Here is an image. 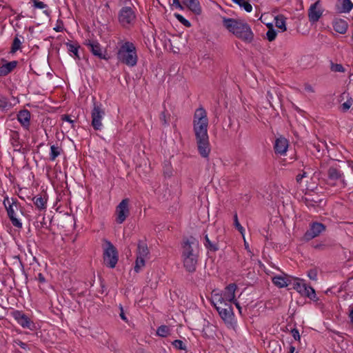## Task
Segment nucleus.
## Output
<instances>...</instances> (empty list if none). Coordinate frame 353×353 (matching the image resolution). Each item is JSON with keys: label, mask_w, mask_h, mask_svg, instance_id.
Instances as JSON below:
<instances>
[{"label": "nucleus", "mask_w": 353, "mask_h": 353, "mask_svg": "<svg viewBox=\"0 0 353 353\" xmlns=\"http://www.w3.org/2000/svg\"><path fill=\"white\" fill-rule=\"evenodd\" d=\"M172 345L177 349L179 350H185L186 347H185V345H184L183 342L181 341V340H179V339H176V340H174L173 342H172Z\"/></svg>", "instance_id": "44"}, {"label": "nucleus", "mask_w": 353, "mask_h": 353, "mask_svg": "<svg viewBox=\"0 0 353 353\" xmlns=\"http://www.w3.org/2000/svg\"><path fill=\"white\" fill-rule=\"evenodd\" d=\"M157 334L161 337H166L170 334V328L167 325H161L157 330Z\"/></svg>", "instance_id": "34"}, {"label": "nucleus", "mask_w": 353, "mask_h": 353, "mask_svg": "<svg viewBox=\"0 0 353 353\" xmlns=\"http://www.w3.org/2000/svg\"><path fill=\"white\" fill-rule=\"evenodd\" d=\"M292 278L288 276L287 274L276 275L272 277V283L279 288L287 287L292 284Z\"/></svg>", "instance_id": "19"}, {"label": "nucleus", "mask_w": 353, "mask_h": 353, "mask_svg": "<svg viewBox=\"0 0 353 353\" xmlns=\"http://www.w3.org/2000/svg\"><path fill=\"white\" fill-rule=\"evenodd\" d=\"M149 254L148 245L142 241H139L137 245V256L145 258Z\"/></svg>", "instance_id": "24"}, {"label": "nucleus", "mask_w": 353, "mask_h": 353, "mask_svg": "<svg viewBox=\"0 0 353 353\" xmlns=\"http://www.w3.org/2000/svg\"><path fill=\"white\" fill-rule=\"evenodd\" d=\"M323 11L321 10V3L319 1H316L312 4L308 10L309 21L312 23H315L319 21L322 15Z\"/></svg>", "instance_id": "13"}, {"label": "nucleus", "mask_w": 353, "mask_h": 353, "mask_svg": "<svg viewBox=\"0 0 353 353\" xmlns=\"http://www.w3.org/2000/svg\"><path fill=\"white\" fill-rule=\"evenodd\" d=\"M236 288L237 285L235 283H230L221 293H214L212 299L217 302H219V301L233 302L235 299Z\"/></svg>", "instance_id": "6"}, {"label": "nucleus", "mask_w": 353, "mask_h": 353, "mask_svg": "<svg viewBox=\"0 0 353 353\" xmlns=\"http://www.w3.org/2000/svg\"><path fill=\"white\" fill-rule=\"evenodd\" d=\"M10 202L8 197L5 198L3 201V205L7 210L8 216L10 218L12 225L17 228H21L22 223L15 216V212L13 209V205H17V201L13 199H11Z\"/></svg>", "instance_id": "8"}, {"label": "nucleus", "mask_w": 353, "mask_h": 353, "mask_svg": "<svg viewBox=\"0 0 353 353\" xmlns=\"http://www.w3.org/2000/svg\"><path fill=\"white\" fill-rule=\"evenodd\" d=\"M43 13H44L46 16H48V17H49V16H50V12L49 10H45L43 11Z\"/></svg>", "instance_id": "59"}, {"label": "nucleus", "mask_w": 353, "mask_h": 353, "mask_svg": "<svg viewBox=\"0 0 353 353\" xmlns=\"http://www.w3.org/2000/svg\"><path fill=\"white\" fill-rule=\"evenodd\" d=\"M213 305H214L216 310H219V308L221 307H223V308H227V309H233L232 308V302H229V301H219V302H217L216 301H214L212 299V301Z\"/></svg>", "instance_id": "29"}, {"label": "nucleus", "mask_w": 353, "mask_h": 353, "mask_svg": "<svg viewBox=\"0 0 353 353\" xmlns=\"http://www.w3.org/2000/svg\"><path fill=\"white\" fill-rule=\"evenodd\" d=\"M128 199H123L116 208L117 222L119 224L123 223L130 214Z\"/></svg>", "instance_id": "10"}, {"label": "nucleus", "mask_w": 353, "mask_h": 353, "mask_svg": "<svg viewBox=\"0 0 353 353\" xmlns=\"http://www.w3.org/2000/svg\"><path fill=\"white\" fill-rule=\"evenodd\" d=\"M63 23L61 20L59 19L57 20V24L55 28H54V30L57 32H63Z\"/></svg>", "instance_id": "48"}, {"label": "nucleus", "mask_w": 353, "mask_h": 353, "mask_svg": "<svg viewBox=\"0 0 353 353\" xmlns=\"http://www.w3.org/2000/svg\"><path fill=\"white\" fill-rule=\"evenodd\" d=\"M235 304L236 307H237V309L239 310V312L241 313V307L240 306L239 303L236 301H235V300L232 302Z\"/></svg>", "instance_id": "57"}, {"label": "nucleus", "mask_w": 353, "mask_h": 353, "mask_svg": "<svg viewBox=\"0 0 353 353\" xmlns=\"http://www.w3.org/2000/svg\"><path fill=\"white\" fill-rule=\"evenodd\" d=\"M233 3L239 5L243 8L247 12H250L252 10V6L245 0H232Z\"/></svg>", "instance_id": "28"}, {"label": "nucleus", "mask_w": 353, "mask_h": 353, "mask_svg": "<svg viewBox=\"0 0 353 353\" xmlns=\"http://www.w3.org/2000/svg\"><path fill=\"white\" fill-rule=\"evenodd\" d=\"M219 312V316L223 320V321L230 325H232L234 323V312L233 309H227L221 307L219 310H216Z\"/></svg>", "instance_id": "18"}, {"label": "nucleus", "mask_w": 353, "mask_h": 353, "mask_svg": "<svg viewBox=\"0 0 353 353\" xmlns=\"http://www.w3.org/2000/svg\"><path fill=\"white\" fill-rule=\"evenodd\" d=\"M12 139L14 141H18L19 139V133L17 132H13V134H12Z\"/></svg>", "instance_id": "55"}, {"label": "nucleus", "mask_w": 353, "mask_h": 353, "mask_svg": "<svg viewBox=\"0 0 353 353\" xmlns=\"http://www.w3.org/2000/svg\"><path fill=\"white\" fill-rule=\"evenodd\" d=\"M330 69L333 72H343L345 71V69L341 64L334 63L332 62H331Z\"/></svg>", "instance_id": "40"}, {"label": "nucleus", "mask_w": 353, "mask_h": 353, "mask_svg": "<svg viewBox=\"0 0 353 353\" xmlns=\"http://www.w3.org/2000/svg\"><path fill=\"white\" fill-rule=\"evenodd\" d=\"M23 39V37L21 35H19L18 34H16L15 37L13 39L12 48H11V52L14 53L17 50H19L21 48V46L22 43V41H21L20 38Z\"/></svg>", "instance_id": "27"}, {"label": "nucleus", "mask_w": 353, "mask_h": 353, "mask_svg": "<svg viewBox=\"0 0 353 353\" xmlns=\"http://www.w3.org/2000/svg\"><path fill=\"white\" fill-rule=\"evenodd\" d=\"M174 17L177 19V20L182 23L184 26L187 28H190L191 26V23L185 19L181 14L175 13Z\"/></svg>", "instance_id": "38"}, {"label": "nucleus", "mask_w": 353, "mask_h": 353, "mask_svg": "<svg viewBox=\"0 0 353 353\" xmlns=\"http://www.w3.org/2000/svg\"><path fill=\"white\" fill-rule=\"evenodd\" d=\"M85 45L88 48L92 54L100 59H108L106 51L103 50L99 42L94 40H86Z\"/></svg>", "instance_id": "11"}, {"label": "nucleus", "mask_w": 353, "mask_h": 353, "mask_svg": "<svg viewBox=\"0 0 353 353\" xmlns=\"http://www.w3.org/2000/svg\"><path fill=\"white\" fill-rule=\"evenodd\" d=\"M183 3L194 14H201L202 8L199 0H183Z\"/></svg>", "instance_id": "21"}, {"label": "nucleus", "mask_w": 353, "mask_h": 353, "mask_svg": "<svg viewBox=\"0 0 353 353\" xmlns=\"http://www.w3.org/2000/svg\"><path fill=\"white\" fill-rule=\"evenodd\" d=\"M291 333L292 334V336L293 338L297 341V340H299L300 339V334H299V332L297 329L294 328V329H292V331H291Z\"/></svg>", "instance_id": "50"}, {"label": "nucleus", "mask_w": 353, "mask_h": 353, "mask_svg": "<svg viewBox=\"0 0 353 353\" xmlns=\"http://www.w3.org/2000/svg\"><path fill=\"white\" fill-rule=\"evenodd\" d=\"M267 26H268V27L269 28V29H270V28H273V27H272V23H268Z\"/></svg>", "instance_id": "64"}, {"label": "nucleus", "mask_w": 353, "mask_h": 353, "mask_svg": "<svg viewBox=\"0 0 353 353\" xmlns=\"http://www.w3.org/2000/svg\"><path fill=\"white\" fill-rule=\"evenodd\" d=\"M67 50L69 52L72 53L75 59H80L79 54V49L80 46L77 43L67 42L65 43Z\"/></svg>", "instance_id": "25"}, {"label": "nucleus", "mask_w": 353, "mask_h": 353, "mask_svg": "<svg viewBox=\"0 0 353 353\" xmlns=\"http://www.w3.org/2000/svg\"><path fill=\"white\" fill-rule=\"evenodd\" d=\"M302 295L310 298L311 300H314L316 298L315 290L311 286H307L305 289V292L303 293Z\"/></svg>", "instance_id": "36"}, {"label": "nucleus", "mask_w": 353, "mask_h": 353, "mask_svg": "<svg viewBox=\"0 0 353 353\" xmlns=\"http://www.w3.org/2000/svg\"><path fill=\"white\" fill-rule=\"evenodd\" d=\"M37 279L41 283H43L46 282V279L44 276L41 273H39L37 277Z\"/></svg>", "instance_id": "51"}, {"label": "nucleus", "mask_w": 353, "mask_h": 353, "mask_svg": "<svg viewBox=\"0 0 353 353\" xmlns=\"http://www.w3.org/2000/svg\"><path fill=\"white\" fill-rule=\"evenodd\" d=\"M288 148V141L284 137L277 138L275 141L274 149L276 154L283 155L286 153Z\"/></svg>", "instance_id": "17"}, {"label": "nucleus", "mask_w": 353, "mask_h": 353, "mask_svg": "<svg viewBox=\"0 0 353 353\" xmlns=\"http://www.w3.org/2000/svg\"><path fill=\"white\" fill-rule=\"evenodd\" d=\"M10 106V103H9L8 99L4 96L0 95V109H7Z\"/></svg>", "instance_id": "39"}, {"label": "nucleus", "mask_w": 353, "mask_h": 353, "mask_svg": "<svg viewBox=\"0 0 353 353\" xmlns=\"http://www.w3.org/2000/svg\"><path fill=\"white\" fill-rule=\"evenodd\" d=\"M13 316L17 323L24 328H30L33 323L28 316L21 311H14Z\"/></svg>", "instance_id": "16"}, {"label": "nucleus", "mask_w": 353, "mask_h": 353, "mask_svg": "<svg viewBox=\"0 0 353 353\" xmlns=\"http://www.w3.org/2000/svg\"><path fill=\"white\" fill-rule=\"evenodd\" d=\"M208 126V119L205 110L203 108L196 109L194 115L193 128L199 153L203 158H208L211 150Z\"/></svg>", "instance_id": "1"}, {"label": "nucleus", "mask_w": 353, "mask_h": 353, "mask_svg": "<svg viewBox=\"0 0 353 353\" xmlns=\"http://www.w3.org/2000/svg\"><path fill=\"white\" fill-rule=\"evenodd\" d=\"M14 343L23 350H30L29 346L26 343H23V341H21L20 340H18V339L15 340Z\"/></svg>", "instance_id": "49"}, {"label": "nucleus", "mask_w": 353, "mask_h": 353, "mask_svg": "<svg viewBox=\"0 0 353 353\" xmlns=\"http://www.w3.org/2000/svg\"><path fill=\"white\" fill-rule=\"evenodd\" d=\"M106 247L103 250V263L110 268H114L119 259L118 252L113 244L105 240Z\"/></svg>", "instance_id": "5"}, {"label": "nucleus", "mask_w": 353, "mask_h": 353, "mask_svg": "<svg viewBox=\"0 0 353 353\" xmlns=\"http://www.w3.org/2000/svg\"><path fill=\"white\" fill-rule=\"evenodd\" d=\"M33 3V6L35 8L44 9L48 7V5L39 0H30Z\"/></svg>", "instance_id": "42"}, {"label": "nucleus", "mask_w": 353, "mask_h": 353, "mask_svg": "<svg viewBox=\"0 0 353 353\" xmlns=\"http://www.w3.org/2000/svg\"><path fill=\"white\" fill-rule=\"evenodd\" d=\"M223 24L225 28L245 43H251L254 39V33L250 26L241 19L223 18Z\"/></svg>", "instance_id": "3"}, {"label": "nucleus", "mask_w": 353, "mask_h": 353, "mask_svg": "<svg viewBox=\"0 0 353 353\" xmlns=\"http://www.w3.org/2000/svg\"><path fill=\"white\" fill-rule=\"evenodd\" d=\"M204 239V245L208 251L215 252L219 250V239L217 237L212 235L209 236L208 234H205Z\"/></svg>", "instance_id": "15"}, {"label": "nucleus", "mask_w": 353, "mask_h": 353, "mask_svg": "<svg viewBox=\"0 0 353 353\" xmlns=\"http://www.w3.org/2000/svg\"><path fill=\"white\" fill-rule=\"evenodd\" d=\"M199 253V242L197 240L193 237L183 240L181 257L183 266L188 272H195L198 263Z\"/></svg>", "instance_id": "2"}, {"label": "nucleus", "mask_w": 353, "mask_h": 353, "mask_svg": "<svg viewBox=\"0 0 353 353\" xmlns=\"http://www.w3.org/2000/svg\"><path fill=\"white\" fill-rule=\"evenodd\" d=\"M352 103H353V100L352 98L347 99V101L345 102H344L341 105L343 111V112L347 111L352 106Z\"/></svg>", "instance_id": "43"}, {"label": "nucleus", "mask_w": 353, "mask_h": 353, "mask_svg": "<svg viewBox=\"0 0 353 353\" xmlns=\"http://www.w3.org/2000/svg\"><path fill=\"white\" fill-rule=\"evenodd\" d=\"M292 279L294 280L292 283L294 289L302 295L303 293L305 292V289L307 286L298 278H294Z\"/></svg>", "instance_id": "26"}, {"label": "nucleus", "mask_w": 353, "mask_h": 353, "mask_svg": "<svg viewBox=\"0 0 353 353\" xmlns=\"http://www.w3.org/2000/svg\"><path fill=\"white\" fill-rule=\"evenodd\" d=\"M234 225L235 227L236 228V229L241 233L243 234V232L244 230L243 228L241 226V225L239 223V220H238V216H237V214L235 213V214L234 215Z\"/></svg>", "instance_id": "45"}, {"label": "nucleus", "mask_w": 353, "mask_h": 353, "mask_svg": "<svg viewBox=\"0 0 353 353\" xmlns=\"http://www.w3.org/2000/svg\"><path fill=\"white\" fill-rule=\"evenodd\" d=\"M266 35H267L268 40L269 41H272L275 39V38L276 37V32L275 31V30L273 29V28H270L268 30Z\"/></svg>", "instance_id": "41"}, {"label": "nucleus", "mask_w": 353, "mask_h": 353, "mask_svg": "<svg viewBox=\"0 0 353 353\" xmlns=\"http://www.w3.org/2000/svg\"><path fill=\"white\" fill-rule=\"evenodd\" d=\"M349 317L350 319L351 323L353 324V306L350 311Z\"/></svg>", "instance_id": "56"}, {"label": "nucleus", "mask_w": 353, "mask_h": 353, "mask_svg": "<svg viewBox=\"0 0 353 353\" xmlns=\"http://www.w3.org/2000/svg\"><path fill=\"white\" fill-rule=\"evenodd\" d=\"M305 90L307 91V92H314V88H312V86L310 84H305Z\"/></svg>", "instance_id": "53"}, {"label": "nucleus", "mask_w": 353, "mask_h": 353, "mask_svg": "<svg viewBox=\"0 0 353 353\" xmlns=\"http://www.w3.org/2000/svg\"><path fill=\"white\" fill-rule=\"evenodd\" d=\"M275 20H276V23H275L276 26L278 28L281 29L283 31H285L286 30L285 21L283 16H282V15L277 16V17H276Z\"/></svg>", "instance_id": "33"}, {"label": "nucleus", "mask_w": 353, "mask_h": 353, "mask_svg": "<svg viewBox=\"0 0 353 353\" xmlns=\"http://www.w3.org/2000/svg\"><path fill=\"white\" fill-rule=\"evenodd\" d=\"M345 95H347H347H348V94H347V93H346V92H343V93H342V94L341 95V97L342 98V99H343L345 98Z\"/></svg>", "instance_id": "61"}, {"label": "nucleus", "mask_w": 353, "mask_h": 353, "mask_svg": "<svg viewBox=\"0 0 353 353\" xmlns=\"http://www.w3.org/2000/svg\"><path fill=\"white\" fill-rule=\"evenodd\" d=\"M17 61H12L0 66V76L8 75L17 67Z\"/></svg>", "instance_id": "23"}, {"label": "nucleus", "mask_w": 353, "mask_h": 353, "mask_svg": "<svg viewBox=\"0 0 353 353\" xmlns=\"http://www.w3.org/2000/svg\"><path fill=\"white\" fill-rule=\"evenodd\" d=\"M334 30L339 34H345L348 28L347 22L342 19L336 18L332 22Z\"/></svg>", "instance_id": "22"}, {"label": "nucleus", "mask_w": 353, "mask_h": 353, "mask_svg": "<svg viewBox=\"0 0 353 353\" xmlns=\"http://www.w3.org/2000/svg\"><path fill=\"white\" fill-rule=\"evenodd\" d=\"M135 19V14L132 8L125 6L121 9L119 14L120 23L126 27L131 24Z\"/></svg>", "instance_id": "9"}, {"label": "nucleus", "mask_w": 353, "mask_h": 353, "mask_svg": "<svg viewBox=\"0 0 353 353\" xmlns=\"http://www.w3.org/2000/svg\"><path fill=\"white\" fill-rule=\"evenodd\" d=\"M170 114L167 113L166 111H163L159 115V119L162 125H168L170 121Z\"/></svg>", "instance_id": "37"}, {"label": "nucleus", "mask_w": 353, "mask_h": 353, "mask_svg": "<svg viewBox=\"0 0 353 353\" xmlns=\"http://www.w3.org/2000/svg\"><path fill=\"white\" fill-rule=\"evenodd\" d=\"M62 120H63V121H67V122H68V123H71V125H72V128L73 129H74V128H75V125H74V120H72V119H71V117H70V115H68V114H64V115H63V116H62Z\"/></svg>", "instance_id": "47"}, {"label": "nucleus", "mask_w": 353, "mask_h": 353, "mask_svg": "<svg viewBox=\"0 0 353 353\" xmlns=\"http://www.w3.org/2000/svg\"><path fill=\"white\" fill-rule=\"evenodd\" d=\"M306 176V172H303V174H299L296 176V180L298 183H301L303 178Z\"/></svg>", "instance_id": "52"}, {"label": "nucleus", "mask_w": 353, "mask_h": 353, "mask_svg": "<svg viewBox=\"0 0 353 353\" xmlns=\"http://www.w3.org/2000/svg\"><path fill=\"white\" fill-rule=\"evenodd\" d=\"M325 230V226L323 223L314 222L305 233L304 239L306 241H310L318 236Z\"/></svg>", "instance_id": "12"}, {"label": "nucleus", "mask_w": 353, "mask_h": 353, "mask_svg": "<svg viewBox=\"0 0 353 353\" xmlns=\"http://www.w3.org/2000/svg\"><path fill=\"white\" fill-rule=\"evenodd\" d=\"M61 149L57 146L52 145L50 147V161H54L57 157L61 154Z\"/></svg>", "instance_id": "31"}, {"label": "nucleus", "mask_w": 353, "mask_h": 353, "mask_svg": "<svg viewBox=\"0 0 353 353\" xmlns=\"http://www.w3.org/2000/svg\"><path fill=\"white\" fill-rule=\"evenodd\" d=\"M120 309H121V312L119 314L120 317L121 318L122 320L127 321V317L125 316V315L124 314V312H123V307L121 305L120 306Z\"/></svg>", "instance_id": "54"}, {"label": "nucleus", "mask_w": 353, "mask_h": 353, "mask_svg": "<svg viewBox=\"0 0 353 353\" xmlns=\"http://www.w3.org/2000/svg\"><path fill=\"white\" fill-rule=\"evenodd\" d=\"M175 8H176L178 9H180V10H183L184 9V7L182 6V4L181 3H179L177 5H176Z\"/></svg>", "instance_id": "58"}, {"label": "nucleus", "mask_w": 353, "mask_h": 353, "mask_svg": "<svg viewBox=\"0 0 353 353\" xmlns=\"http://www.w3.org/2000/svg\"><path fill=\"white\" fill-rule=\"evenodd\" d=\"M327 176L330 181H339L343 187H345L346 185L343 173L337 168L330 167L327 170Z\"/></svg>", "instance_id": "14"}, {"label": "nucleus", "mask_w": 353, "mask_h": 353, "mask_svg": "<svg viewBox=\"0 0 353 353\" xmlns=\"http://www.w3.org/2000/svg\"><path fill=\"white\" fill-rule=\"evenodd\" d=\"M17 119L21 125L28 130L30 125V112L28 110H22L17 114Z\"/></svg>", "instance_id": "20"}, {"label": "nucleus", "mask_w": 353, "mask_h": 353, "mask_svg": "<svg viewBox=\"0 0 353 353\" xmlns=\"http://www.w3.org/2000/svg\"><path fill=\"white\" fill-rule=\"evenodd\" d=\"M32 200L34 201V203L38 209H39V210L46 209L47 200L45 198H43L42 196L34 197L32 199Z\"/></svg>", "instance_id": "30"}, {"label": "nucleus", "mask_w": 353, "mask_h": 353, "mask_svg": "<svg viewBox=\"0 0 353 353\" xmlns=\"http://www.w3.org/2000/svg\"><path fill=\"white\" fill-rule=\"evenodd\" d=\"M118 60L130 67L137 65L138 57L135 46L129 41L123 43L117 52Z\"/></svg>", "instance_id": "4"}, {"label": "nucleus", "mask_w": 353, "mask_h": 353, "mask_svg": "<svg viewBox=\"0 0 353 353\" xmlns=\"http://www.w3.org/2000/svg\"><path fill=\"white\" fill-rule=\"evenodd\" d=\"M145 266V258L137 256L135 261L134 271L139 272L141 268Z\"/></svg>", "instance_id": "35"}, {"label": "nucleus", "mask_w": 353, "mask_h": 353, "mask_svg": "<svg viewBox=\"0 0 353 353\" xmlns=\"http://www.w3.org/2000/svg\"><path fill=\"white\" fill-rule=\"evenodd\" d=\"M180 3L179 0H173L172 5H173L174 6H175L176 5H177V4H178V3Z\"/></svg>", "instance_id": "60"}, {"label": "nucleus", "mask_w": 353, "mask_h": 353, "mask_svg": "<svg viewBox=\"0 0 353 353\" xmlns=\"http://www.w3.org/2000/svg\"><path fill=\"white\" fill-rule=\"evenodd\" d=\"M92 126L95 130H101L103 126L102 119L105 116V110L101 104L94 103L91 112Z\"/></svg>", "instance_id": "7"}, {"label": "nucleus", "mask_w": 353, "mask_h": 353, "mask_svg": "<svg viewBox=\"0 0 353 353\" xmlns=\"http://www.w3.org/2000/svg\"><path fill=\"white\" fill-rule=\"evenodd\" d=\"M165 174H166L168 176H170V175H171V172H169V170H167V172H165Z\"/></svg>", "instance_id": "63"}, {"label": "nucleus", "mask_w": 353, "mask_h": 353, "mask_svg": "<svg viewBox=\"0 0 353 353\" xmlns=\"http://www.w3.org/2000/svg\"><path fill=\"white\" fill-rule=\"evenodd\" d=\"M294 347L292 346V347H290V353H293V352H294Z\"/></svg>", "instance_id": "62"}, {"label": "nucleus", "mask_w": 353, "mask_h": 353, "mask_svg": "<svg viewBox=\"0 0 353 353\" xmlns=\"http://www.w3.org/2000/svg\"><path fill=\"white\" fill-rule=\"evenodd\" d=\"M307 276H308V277L310 279L314 280V281H316L317 280V272H316V270H314V269L310 270L307 272Z\"/></svg>", "instance_id": "46"}, {"label": "nucleus", "mask_w": 353, "mask_h": 353, "mask_svg": "<svg viewBox=\"0 0 353 353\" xmlns=\"http://www.w3.org/2000/svg\"><path fill=\"white\" fill-rule=\"evenodd\" d=\"M353 8V3L350 0H342L341 12L348 13Z\"/></svg>", "instance_id": "32"}]
</instances>
